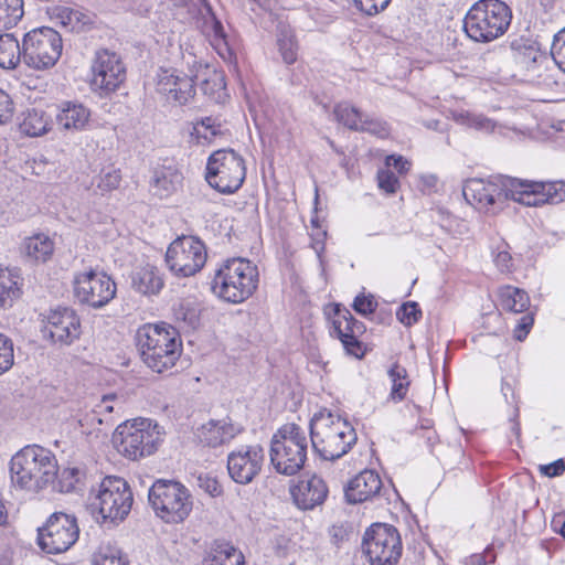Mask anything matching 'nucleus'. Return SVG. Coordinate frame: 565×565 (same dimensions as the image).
<instances>
[{
  "label": "nucleus",
  "mask_w": 565,
  "mask_h": 565,
  "mask_svg": "<svg viewBox=\"0 0 565 565\" xmlns=\"http://www.w3.org/2000/svg\"><path fill=\"white\" fill-rule=\"evenodd\" d=\"M34 163V167H32V170H33V173H35L36 175H40L43 173V169L44 166L46 164V160H40V162L38 163L36 160L33 161Z\"/></svg>",
  "instance_id": "nucleus-64"
},
{
  "label": "nucleus",
  "mask_w": 565,
  "mask_h": 565,
  "mask_svg": "<svg viewBox=\"0 0 565 565\" xmlns=\"http://www.w3.org/2000/svg\"><path fill=\"white\" fill-rule=\"evenodd\" d=\"M498 301L502 310L513 313L524 312L530 307L527 292L510 285L502 286L498 289Z\"/></svg>",
  "instance_id": "nucleus-32"
},
{
  "label": "nucleus",
  "mask_w": 565,
  "mask_h": 565,
  "mask_svg": "<svg viewBox=\"0 0 565 565\" xmlns=\"http://www.w3.org/2000/svg\"><path fill=\"white\" fill-rule=\"evenodd\" d=\"M309 428L312 448L324 460L333 461L343 457L358 440L352 425L330 412L316 414Z\"/></svg>",
  "instance_id": "nucleus-5"
},
{
  "label": "nucleus",
  "mask_w": 565,
  "mask_h": 565,
  "mask_svg": "<svg viewBox=\"0 0 565 565\" xmlns=\"http://www.w3.org/2000/svg\"><path fill=\"white\" fill-rule=\"evenodd\" d=\"M90 111L83 104L64 102L56 114L57 125L65 130H84L89 122Z\"/></svg>",
  "instance_id": "nucleus-28"
},
{
  "label": "nucleus",
  "mask_w": 565,
  "mask_h": 565,
  "mask_svg": "<svg viewBox=\"0 0 565 565\" xmlns=\"http://www.w3.org/2000/svg\"><path fill=\"white\" fill-rule=\"evenodd\" d=\"M386 169L394 168L399 174H405L411 168V162L403 156L391 154L385 159Z\"/></svg>",
  "instance_id": "nucleus-57"
},
{
  "label": "nucleus",
  "mask_w": 565,
  "mask_h": 565,
  "mask_svg": "<svg viewBox=\"0 0 565 565\" xmlns=\"http://www.w3.org/2000/svg\"><path fill=\"white\" fill-rule=\"evenodd\" d=\"M134 495L130 487L119 477H106L97 493L90 499L89 508L96 511L103 521L113 523L124 521L132 507Z\"/></svg>",
  "instance_id": "nucleus-9"
},
{
  "label": "nucleus",
  "mask_w": 565,
  "mask_h": 565,
  "mask_svg": "<svg viewBox=\"0 0 565 565\" xmlns=\"http://www.w3.org/2000/svg\"><path fill=\"white\" fill-rule=\"evenodd\" d=\"M55 18L63 28L71 32H81L86 24L90 23V18L87 14L68 7L56 8Z\"/></svg>",
  "instance_id": "nucleus-39"
},
{
  "label": "nucleus",
  "mask_w": 565,
  "mask_h": 565,
  "mask_svg": "<svg viewBox=\"0 0 565 565\" xmlns=\"http://www.w3.org/2000/svg\"><path fill=\"white\" fill-rule=\"evenodd\" d=\"M465 199L479 210H501L508 200L525 206L557 204L565 200V182H543L495 175L470 179L462 190Z\"/></svg>",
  "instance_id": "nucleus-1"
},
{
  "label": "nucleus",
  "mask_w": 565,
  "mask_h": 565,
  "mask_svg": "<svg viewBox=\"0 0 565 565\" xmlns=\"http://www.w3.org/2000/svg\"><path fill=\"white\" fill-rule=\"evenodd\" d=\"M333 116L339 124L351 130L359 131L364 114L350 103L342 102L334 106Z\"/></svg>",
  "instance_id": "nucleus-40"
},
{
  "label": "nucleus",
  "mask_w": 565,
  "mask_h": 565,
  "mask_svg": "<svg viewBox=\"0 0 565 565\" xmlns=\"http://www.w3.org/2000/svg\"><path fill=\"white\" fill-rule=\"evenodd\" d=\"M308 440L295 423L285 424L273 436L269 457L275 470L285 476L299 472L307 460Z\"/></svg>",
  "instance_id": "nucleus-7"
},
{
  "label": "nucleus",
  "mask_w": 565,
  "mask_h": 565,
  "mask_svg": "<svg viewBox=\"0 0 565 565\" xmlns=\"http://www.w3.org/2000/svg\"><path fill=\"white\" fill-rule=\"evenodd\" d=\"M57 471L55 456L38 445L24 447L10 461L12 483L28 491L39 492L54 483Z\"/></svg>",
  "instance_id": "nucleus-3"
},
{
  "label": "nucleus",
  "mask_w": 565,
  "mask_h": 565,
  "mask_svg": "<svg viewBox=\"0 0 565 565\" xmlns=\"http://www.w3.org/2000/svg\"><path fill=\"white\" fill-rule=\"evenodd\" d=\"M62 50L61 34L49 26L33 29L22 39V61L34 70L53 67L60 60Z\"/></svg>",
  "instance_id": "nucleus-11"
},
{
  "label": "nucleus",
  "mask_w": 565,
  "mask_h": 565,
  "mask_svg": "<svg viewBox=\"0 0 565 565\" xmlns=\"http://www.w3.org/2000/svg\"><path fill=\"white\" fill-rule=\"evenodd\" d=\"M131 286L143 296H154L163 288L164 280L158 267L147 264L132 273Z\"/></svg>",
  "instance_id": "nucleus-27"
},
{
  "label": "nucleus",
  "mask_w": 565,
  "mask_h": 565,
  "mask_svg": "<svg viewBox=\"0 0 565 565\" xmlns=\"http://www.w3.org/2000/svg\"><path fill=\"white\" fill-rule=\"evenodd\" d=\"M21 253L30 262L45 263L54 253V242L49 235L36 233L24 238Z\"/></svg>",
  "instance_id": "nucleus-29"
},
{
  "label": "nucleus",
  "mask_w": 565,
  "mask_h": 565,
  "mask_svg": "<svg viewBox=\"0 0 565 565\" xmlns=\"http://www.w3.org/2000/svg\"><path fill=\"white\" fill-rule=\"evenodd\" d=\"M195 25L207 36L214 47L223 56V51L231 54L227 34L221 20L216 17L207 0H181Z\"/></svg>",
  "instance_id": "nucleus-18"
},
{
  "label": "nucleus",
  "mask_w": 565,
  "mask_h": 565,
  "mask_svg": "<svg viewBox=\"0 0 565 565\" xmlns=\"http://www.w3.org/2000/svg\"><path fill=\"white\" fill-rule=\"evenodd\" d=\"M511 19V9L503 1L479 0L467 12L463 29L471 40L488 43L507 32Z\"/></svg>",
  "instance_id": "nucleus-6"
},
{
  "label": "nucleus",
  "mask_w": 565,
  "mask_h": 565,
  "mask_svg": "<svg viewBox=\"0 0 565 565\" xmlns=\"http://www.w3.org/2000/svg\"><path fill=\"white\" fill-rule=\"evenodd\" d=\"M359 131H367L373 135L384 137V136L388 135V127H387L386 122L381 121L379 119L369 118L364 114L363 121L359 128Z\"/></svg>",
  "instance_id": "nucleus-52"
},
{
  "label": "nucleus",
  "mask_w": 565,
  "mask_h": 565,
  "mask_svg": "<svg viewBox=\"0 0 565 565\" xmlns=\"http://www.w3.org/2000/svg\"><path fill=\"white\" fill-rule=\"evenodd\" d=\"M264 449L259 445L245 446L227 456L230 477L239 484L250 483L262 470Z\"/></svg>",
  "instance_id": "nucleus-21"
},
{
  "label": "nucleus",
  "mask_w": 565,
  "mask_h": 565,
  "mask_svg": "<svg viewBox=\"0 0 565 565\" xmlns=\"http://www.w3.org/2000/svg\"><path fill=\"white\" fill-rule=\"evenodd\" d=\"M377 185L387 194H394L399 188L398 178L390 169H380L377 171Z\"/></svg>",
  "instance_id": "nucleus-47"
},
{
  "label": "nucleus",
  "mask_w": 565,
  "mask_h": 565,
  "mask_svg": "<svg viewBox=\"0 0 565 565\" xmlns=\"http://www.w3.org/2000/svg\"><path fill=\"white\" fill-rule=\"evenodd\" d=\"M328 492L324 480L317 475L300 479L290 489L295 503L302 510H312L322 504L328 497Z\"/></svg>",
  "instance_id": "nucleus-23"
},
{
  "label": "nucleus",
  "mask_w": 565,
  "mask_h": 565,
  "mask_svg": "<svg viewBox=\"0 0 565 565\" xmlns=\"http://www.w3.org/2000/svg\"><path fill=\"white\" fill-rule=\"evenodd\" d=\"M495 553L493 547L489 545L483 553L472 554L469 557L470 565H489L495 562Z\"/></svg>",
  "instance_id": "nucleus-59"
},
{
  "label": "nucleus",
  "mask_w": 565,
  "mask_h": 565,
  "mask_svg": "<svg viewBox=\"0 0 565 565\" xmlns=\"http://www.w3.org/2000/svg\"><path fill=\"white\" fill-rule=\"evenodd\" d=\"M14 103L11 96L0 88V126L10 122L14 115Z\"/></svg>",
  "instance_id": "nucleus-51"
},
{
  "label": "nucleus",
  "mask_w": 565,
  "mask_h": 565,
  "mask_svg": "<svg viewBox=\"0 0 565 565\" xmlns=\"http://www.w3.org/2000/svg\"><path fill=\"white\" fill-rule=\"evenodd\" d=\"M246 178L245 161L233 149H220L207 159L205 180L222 194L238 191Z\"/></svg>",
  "instance_id": "nucleus-10"
},
{
  "label": "nucleus",
  "mask_w": 565,
  "mask_h": 565,
  "mask_svg": "<svg viewBox=\"0 0 565 565\" xmlns=\"http://www.w3.org/2000/svg\"><path fill=\"white\" fill-rule=\"evenodd\" d=\"M518 416H519V411H518V408H515L514 418L512 419V431L514 433V435L516 437H519L521 434L520 423L516 420Z\"/></svg>",
  "instance_id": "nucleus-63"
},
{
  "label": "nucleus",
  "mask_w": 565,
  "mask_h": 565,
  "mask_svg": "<svg viewBox=\"0 0 565 565\" xmlns=\"http://www.w3.org/2000/svg\"><path fill=\"white\" fill-rule=\"evenodd\" d=\"M365 332V326L359 321L347 308L341 305L333 307L332 327L330 335L341 341L348 354L355 358H363L365 350L358 337Z\"/></svg>",
  "instance_id": "nucleus-19"
},
{
  "label": "nucleus",
  "mask_w": 565,
  "mask_h": 565,
  "mask_svg": "<svg viewBox=\"0 0 565 565\" xmlns=\"http://www.w3.org/2000/svg\"><path fill=\"white\" fill-rule=\"evenodd\" d=\"M277 47L282 61L291 65L298 58V42L290 26L279 24L277 33Z\"/></svg>",
  "instance_id": "nucleus-35"
},
{
  "label": "nucleus",
  "mask_w": 565,
  "mask_h": 565,
  "mask_svg": "<svg viewBox=\"0 0 565 565\" xmlns=\"http://www.w3.org/2000/svg\"><path fill=\"white\" fill-rule=\"evenodd\" d=\"M396 316L404 326L411 327L419 321L422 310L417 302L408 301L398 308Z\"/></svg>",
  "instance_id": "nucleus-44"
},
{
  "label": "nucleus",
  "mask_w": 565,
  "mask_h": 565,
  "mask_svg": "<svg viewBox=\"0 0 565 565\" xmlns=\"http://www.w3.org/2000/svg\"><path fill=\"white\" fill-rule=\"evenodd\" d=\"M539 470L543 476L550 478L559 477L565 472V461L559 458L548 465H541Z\"/></svg>",
  "instance_id": "nucleus-58"
},
{
  "label": "nucleus",
  "mask_w": 565,
  "mask_h": 565,
  "mask_svg": "<svg viewBox=\"0 0 565 565\" xmlns=\"http://www.w3.org/2000/svg\"><path fill=\"white\" fill-rule=\"evenodd\" d=\"M115 398V395H105L98 405V408L100 409L99 413L106 412L111 413L114 407L109 404Z\"/></svg>",
  "instance_id": "nucleus-61"
},
{
  "label": "nucleus",
  "mask_w": 565,
  "mask_h": 565,
  "mask_svg": "<svg viewBox=\"0 0 565 565\" xmlns=\"http://www.w3.org/2000/svg\"><path fill=\"white\" fill-rule=\"evenodd\" d=\"M259 273L249 259L233 257L223 260L214 271L211 291L228 303H242L257 290Z\"/></svg>",
  "instance_id": "nucleus-4"
},
{
  "label": "nucleus",
  "mask_w": 565,
  "mask_h": 565,
  "mask_svg": "<svg viewBox=\"0 0 565 565\" xmlns=\"http://www.w3.org/2000/svg\"><path fill=\"white\" fill-rule=\"evenodd\" d=\"M204 562L206 565H245V556L231 542L216 540Z\"/></svg>",
  "instance_id": "nucleus-30"
},
{
  "label": "nucleus",
  "mask_w": 565,
  "mask_h": 565,
  "mask_svg": "<svg viewBox=\"0 0 565 565\" xmlns=\"http://www.w3.org/2000/svg\"><path fill=\"white\" fill-rule=\"evenodd\" d=\"M352 307L356 313L366 317L376 310L377 302L374 299V296L371 294L367 296L366 295H358L354 298Z\"/></svg>",
  "instance_id": "nucleus-50"
},
{
  "label": "nucleus",
  "mask_w": 565,
  "mask_h": 565,
  "mask_svg": "<svg viewBox=\"0 0 565 565\" xmlns=\"http://www.w3.org/2000/svg\"><path fill=\"white\" fill-rule=\"evenodd\" d=\"M45 330L54 343L70 345L81 335V319L70 307H58L50 311Z\"/></svg>",
  "instance_id": "nucleus-22"
},
{
  "label": "nucleus",
  "mask_w": 565,
  "mask_h": 565,
  "mask_svg": "<svg viewBox=\"0 0 565 565\" xmlns=\"http://www.w3.org/2000/svg\"><path fill=\"white\" fill-rule=\"evenodd\" d=\"M383 487L381 477L374 470H363L344 487V498L349 504L363 503L380 495Z\"/></svg>",
  "instance_id": "nucleus-24"
},
{
  "label": "nucleus",
  "mask_w": 565,
  "mask_h": 565,
  "mask_svg": "<svg viewBox=\"0 0 565 565\" xmlns=\"http://www.w3.org/2000/svg\"><path fill=\"white\" fill-rule=\"evenodd\" d=\"M136 345L142 362L157 373L172 369L182 353L178 330L166 322L141 326L136 333Z\"/></svg>",
  "instance_id": "nucleus-2"
},
{
  "label": "nucleus",
  "mask_w": 565,
  "mask_h": 565,
  "mask_svg": "<svg viewBox=\"0 0 565 565\" xmlns=\"http://www.w3.org/2000/svg\"><path fill=\"white\" fill-rule=\"evenodd\" d=\"M533 323H534V316L532 312H527L526 315L521 317L518 320L516 326L513 330L514 339L518 341H523L527 337L529 332L531 331Z\"/></svg>",
  "instance_id": "nucleus-55"
},
{
  "label": "nucleus",
  "mask_w": 565,
  "mask_h": 565,
  "mask_svg": "<svg viewBox=\"0 0 565 565\" xmlns=\"http://www.w3.org/2000/svg\"><path fill=\"white\" fill-rule=\"evenodd\" d=\"M151 428V422L141 419L139 423H125L116 428L113 441L119 454L130 460L152 455L158 449L159 433Z\"/></svg>",
  "instance_id": "nucleus-13"
},
{
  "label": "nucleus",
  "mask_w": 565,
  "mask_h": 565,
  "mask_svg": "<svg viewBox=\"0 0 565 565\" xmlns=\"http://www.w3.org/2000/svg\"><path fill=\"white\" fill-rule=\"evenodd\" d=\"M183 175L175 164L168 160L153 168L150 186L160 199L169 198L181 186Z\"/></svg>",
  "instance_id": "nucleus-25"
},
{
  "label": "nucleus",
  "mask_w": 565,
  "mask_h": 565,
  "mask_svg": "<svg viewBox=\"0 0 565 565\" xmlns=\"http://www.w3.org/2000/svg\"><path fill=\"white\" fill-rule=\"evenodd\" d=\"M52 120L44 110L28 108L19 117V130L29 137H38L51 129Z\"/></svg>",
  "instance_id": "nucleus-31"
},
{
  "label": "nucleus",
  "mask_w": 565,
  "mask_h": 565,
  "mask_svg": "<svg viewBox=\"0 0 565 565\" xmlns=\"http://www.w3.org/2000/svg\"><path fill=\"white\" fill-rule=\"evenodd\" d=\"M469 126L476 129H491L493 127L492 121L484 116H472L469 118Z\"/></svg>",
  "instance_id": "nucleus-60"
},
{
  "label": "nucleus",
  "mask_w": 565,
  "mask_h": 565,
  "mask_svg": "<svg viewBox=\"0 0 565 565\" xmlns=\"http://www.w3.org/2000/svg\"><path fill=\"white\" fill-rule=\"evenodd\" d=\"M199 77V73L192 70L190 74H184L175 68H161L158 74L157 90L168 100L185 105L195 95V81Z\"/></svg>",
  "instance_id": "nucleus-20"
},
{
  "label": "nucleus",
  "mask_w": 565,
  "mask_h": 565,
  "mask_svg": "<svg viewBox=\"0 0 565 565\" xmlns=\"http://www.w3.org/2000/svg\"><path fill=\"white\" fill-rule=\"evenodd\" d=\"M148 503L166 523L183 522L192 511L190 491L175 480L157 479L148 490Z\"/></svg>",
  "instance_id": "nucleus-8"
},
{
  "label": "nucleus",
  "mask_w": 565,
  "mask_h": 565,
  "mask_svg": "<svg viewBox=\"0 0 565 565\" xmlns=\"http://www.w3.org/2000/svg\"><path fill=\"white\" fill-rule=\"evenodd\" d=\"M79 527L74 515L54 512L38 529V545L46 554L68 551L78 540Z\"/></svg>",
  "instance_id": "nucleus-14"
},
{
  "label": "nucleus",
  "mask_w": 565,
  "mask_h": 565,
  "mask_svg": "<svg viewBox=\"0 0 565 565\" xmlns=\"http://www.w3.org/2000/svg\"><path fill=\"white\" fill-rule=\"evenodd\" d=\"M21 280L17 273L0 266V309L11 308L21 297Z\"/></svg>",
  "instance_id": "nucleus-33"
},
{
  "label": "nucleus",
  "mask_w": 565,
  "mask_h": 565,
  "mask_svg": "<svg viewBox=\"0 0 565 565\" xmlns=\"http://www.w3.org/2000/svg\"><path fill=\"white\" fill-rule=\"evenodd\" d=\"M84 477L85 472L79 468H65L60 475L56 476L54 483L51 484L53 486L54 490L62 493L75 492L81 490Z\"/></svg>",
  "instance_id": "nucleus-38"
},
{
  "label": "nucleus",
  "mask_w": 565,
  "mask_h": 565,
  "mask_svg": "<svg viewBox=\"0 0 565 565\" xmlns=\"http://www.w3.org/2000/svg\"><path fill=\"white\" fill-rule=\"evenodd\" d=\"M241 433V428L226 420H210L196 430V439L202 446L216 448L228 444Z\"/></svg>",
  "instance_id": "nucleus-26"
},
{
  "label": "nucleus",
  "mask_w": 565,
  "mask_h": 565,
  "mask_svg": "<svg viewBox=\"0 0 565 565\" xmlns=\"http://www.w3.org/2000/svg\"><path fill=\"white\" fill-rule=\"evenodd\" d=\"M551 55L558 67L565 73V28L554 35Z\"/></svg>",
  "instance_id": "nucleus-48"
},
{
  "label": "nucleus",
  "mask_w": 565,
  "mask_h": 565,
  "mask_svg": "<svg viewBox=\"0 0 565 565\" xmlns=\"http://www.w3.org/2000/svg\"><path fill=\"white\" fill-rule=\"evenodd\" d=\"M222 125L213 117H204L193 125V135L200 140L211 142L215 137L221 136Z\"/></svg>",
  "instance_id": "nucleus-41"
},
{
  "label": "nucleus",
  "mask_w": 565,
  "mask_h": 565,
  "mask_svg": "<svg viewBox=\"0 0 565 565\" xmlns=\"http://www.w3.org/2000/svg\"><path fill=\"white\" fill-rule=\"evenodd\" d=\"M92 86L100 94H110L126 79V67L121 57L109 50L95 53L92 66Z\"/></svg>",
  "instance_id": "nucleus-17"
},
{
  "label": "nucleus",
  "mask_w": 565,
  "mask_h": 565,
  "mask_svg": "<svg viewBox=\"0 0 565 565\" xmlns=\"http://www.w3.org/2000/svg\"><path fill=\"white\" fill-rule=\"evenodd\" d=\"M177 315L178 318L182 319L192 328H195L200 322L199 311L189 305H181Z\"/></svg>",
  "instance_id": "nucleus-56"
},
{
  "label": "nucleus",
  "mask_w": 565,
  "mask_h": 565,
  "mask_svg": "<svg viewBox=\"0 0 565 565\" xmlns=\"http://www.w3.org/2000/svg\"><path fill=\"white\" fill-rule=\"evenodd\" d=\"M14 363L13 341L0 333V375L8 372Z\"/></svg>",
  "instance_id": "nucleus-43"
},
{
  "label": "nucleus",
  "mask_w": 565,
  "mask_h": 565,
  "mask_svg": "<svg viewBox=\"0 0 565 565\" xmlns=\"http://www.w3.org/2000/svg\"><path fill=\"white\" fill-rule=\"evenodd\" d=\"M225 86L223 75L213 71L209 77L201 81L200 87L205 95H212Z\"/></svg>",
  "instance_id": "nucleus-54"
},
{
  "label": "nucleus",
  "mask_w": 565,
  "mask_h": 565,
  "mask_svg": "<svg viewBox=\"0 0 565 565\" xmlns=\"http://www.w3.org/2000/svg\"><path fill=\"white\" fill-rule=\"evenodd\" d=\"M198 487L213 498L223 493V488L218 480L210 473H201L196 478Z\"/></svg>",
  "instance_id": "nucleus-49"
},
{
  "label": "nucleus",
  "mask_w": 565,
  "mask_h": 565,
  "mask_svg": "<svg viewBox=\"0 0 565 565\" xmlns=\"http://www.w3.org/2000/svg\"><path fill=\"white\" fill-rule=\"evenodd\" d=\"M425 126H426V128L431 129V130L444 131L446 124L440 120H437V119H431V120L426 121Z\"/></svg>",
  "instance_id": "nucleus-62"
},
{
  "label": "nucleus",
  "mask_w": 565,
  "mask_h": 565,
  "mask_svg": "<svg viewBox=\"0 0 565 565\" xmlns=\"http://www.w3.org/2000/svg\"><path fill=\"white\" fill-rule=\"evenodd\" d=\"M93 565H127L121 551L115 546L106 545L95 555Z\"/></svg>",
  "instance_id": "nucleus-42"
},
{
  "label": "nucleus",
  "mask_w": 565,
  "mask_h": 565,
  "mask_svg": "<svg viewBox=\"0 0 565 565\" xmlns=\"http://www.w3.org/2000/svg\"><path fill=\"white\" fill-rule=\"evenodd\" d=\"M492 254L493 262L501 273H511L513 270V258L509 252V245L507 243L500 244Z\"/></svg>",
  "instance_id": "nucleus-46"
},
{
  "label": "nucleus",
  "mask_w": 565,
  "mask_h": 565,
  "mask_svg": "<svg viewBox=\"0 0 565 565\" xmlns=\"http://www.w3.org/2000/svg\"><path fill=\"white\" fill-rule=\"evenodd\" d=\"M22 61V43L12 33L0 34V67L11 70Z\"/></svg>",
  "instance_id": "nucleus-34"
},
{
  "label": "nucleus",
  "mask_w": 565,
  "mask_h": 565,
  "mask_svg": "<svg viewBox=\"0 0 565 565\" xmlns=\"http://www.w3.org/2000/svg\"><path fill=\"white\" fill-rule=\"evenodd\" d=\"M121 181L120 170L108 168L104 169L100 172L99 181L97 183V188L104 192H110L116 190Z\"/></svg>",
  "instance_id": "nucleus-45"
},
{
  "label": "nucleus",
  "mask_w": 565,
  "mask_h": 565,
  "mask_svg": "<svg viewBox=\"0 0 565 565\" xmlns=\"http://www.w3.org/2000/svg\"><path fill=\"white\" fill-rule=\"evenodd\" d=\"M391 0H355V7L372 17L386 9Z\"/></svg>",
  "instance_id": "nucleus-53"
},
{
  "label": "nucleus",
  "mask_w": 565,
  "mask_h": 565,
  "mask_svg": "<svg viewBox=\"0 0 565 565\" xmlns=\"http://www.w3.org/2000/svg\"><path fill=\"white\" fill-rule=\"evenodd\" d=\"M24 17V0H0V32L19 24Z\"/></svg>",
  "instance_id": "nucleus-36"
},
{
  "label": "nucleus",
  "mask_w": 565,
  "mask_h": 565,
  "mask_svg": "<svg viewBox=\"0 0 565 565\" xmlns=\"http://www.w3.org/2000/svg\"><path fill=\"white\" fill-rule=\"evenodd\" d=\"M74 296L83 305L98 309L116 295V284L105 273L88 270L74 276Z\"/></svg>",
  "instance_id": "nucleus-16"
},
{
  "label": "nucleus",
  "mask_w": 565,
  "mask_h": 565,
  "mask_svg": "<svg viewBox=\"0 0 565 565\" xmlns=\"http://www.w3.org/2000/svg\"><path fill=\"white\" fill-rule=\"evenodd\" d=\"M166 263L177 276L190 277L206 263L205 245L194 236L179 237L168 247Z\"/></svg>",
  "instance_id": "nucleus-15"
},
{
  "label": "nucleus",
  "mask_w": 565,
  "mask_h": 565,
  "mask_svg": "<svg viewBox=\"0 0 565 565\" xmlns=\"http://www.w3.org/2000/svg\"><path fill=\"white\" fill-rule=\"evenodd\" d=\"M387 374L392 382L391 399L396 403L404 401L411 385L407 370L396 362L390 367Z\"/></svg>",
  "instance_id": "nucleus-37"
},
{
  "label": "nucleus",
  "mask_w": 565,
  "mask_h": 565,
  "mask_svg": "<svg viewBox=\"0 0 565 565\" xmlns=\"http://www.w3.org/2000/svg\"><path fill=\"white\" fill-rule=\"evenodd\" d=\"M362 552L370 565H396L403 544L398 530L386 523H374L364 533Z\"/></svg>",
  "instance_id": "nucleus-12"
}]
</instances>
